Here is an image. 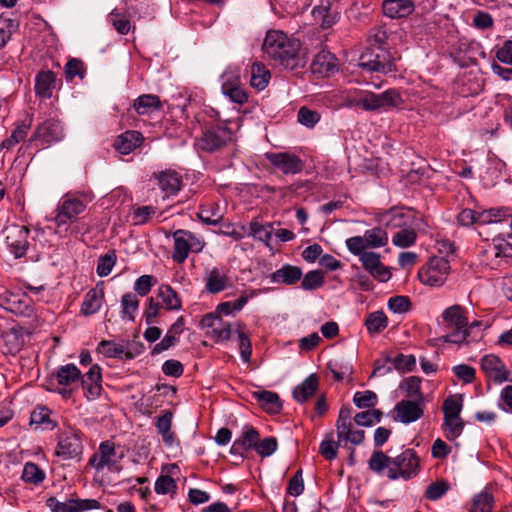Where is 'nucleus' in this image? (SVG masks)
Here are the masks:
<instances>
[{"instance_id": "obj_1", "label": "nucleus", "mask_w": 512, "mask_h": 512, "mask_svg": "<svg viewBox=\"0 0 512 512\" xmlns=\"http://www.w3.org/2000/svg\"><path fill=\"white\" fill-rule=\"evenodd\" d=\"M299 40L281 30H269L262 44L263 53L281 65L293 69L298 65Z\"/></svg>"}, {"instance_id": "obj_2", "label": "nucleus", "mask_w": 512, "mask_h": 512, "mask_svg": "<svg viewBox=\"0 0 512 512\" xmlns=\"http://www.w3.org/2000/svg\"><path fill=\"white\" fill-rule=\"evenodd\" d=\"M402 102L400 93L395 89H388L380 94L359 90L354 94H348L345 98L347 107H361L368 112L389 110L400 106Z\"/></svg>"}, {"instance_id": "obj_3", "label": "nucleus", "mask_w": 512, "mask_h": 512, "mask_svg": "<svg viewBox=\"0 0 512 512\" xmlns=\"http://www.w3.org/2000/svg\"><path fill=\"white\" fill-rule=\"evenodd\" d=\"M89 201L85 194H65L54 211L52 220L55 225L60 228L76 222L78 216L86 210Z\"/></svg>"}, {"instance_id": "obj_4", "label": "nucleus", "mask_w": 512, "mask_h": 512, "mask_svg": "<svg viewBox=\"0 0 512 512\" xmlns=\"http://www.w3.org/2000/svg\"><path fill=\"white\" fill-rule=\"evenodd\" d=\"M233 142L232 131L226 126L204 127L201 136L196 138L195 146L206 153L222 152Z\"/></svg>"}, {"instance_id": "obj_5", "label": "nucleus", "mask_w": 512, "mask_h": 512, "mask_svg": "<svg viewBox=\"0 0 512 512\" xmlns=\"http://www.w3.org/2000/svg\"><path fill=\"white\" fill-rule=\"evenodd\" d=\"M359 67L384 74L396 70L394 58L387 48L367 47L360 56Z\"/></svg>"}, {"instance_id": "obj_6", "label": "nucleus", "mask_w": 512, "mask_h": 512, "mask_svg": "<svg viewBox=\"0 0 512 512\" xmlns=\"http://www.w3.org/2000/svg\"><path fill=\"white\" fill-rule=\"evenodd\" d=\"M83 453L82 433L76 429H66L57 435L55 455L62 460L81 459Z\"/></svg>"}, {"instance_id": "obj_7", "label": "nucleus", "mask_w": 512, "mask_h": 512, "mask_svg": "<svg viewBox=\"0 0 512 512\" xmlns=\"http://www.w3.org/2000/svg\"><path fill=\"white\" fill-rule=\"evenodd\" d=\"M174 251L172 259L178 264L186 261L190 252L199 253L203 250L205 243L194 233L179 229L173 233Z\"/></svg>"}, {"instance_id": "obj_8", "label": "nucleus", "mask_w": 512, "mask_h": 512, "mask_svg": "<svg viewBox=\"0 0 512 512\" xmlns=\"http://www.w3.org/2000/svg\"><path fill=\"white\" fill-rule=\"evenodd\" d=\"M388 243V234L381 227L366 230L363 236H353L346 240V247L352 254H361L368 248H380Z\"/></svg>"}, {"instance_id": "obj_9", "label": "nucleus", "mask_w": 512, "mask_h": 512, "mask_svg": "<svg viewBox=\"0 0 512 512\" xmlns=\"http://www.w3.org/2000/svg\"><path fill=\"white\" fill-rule=\"evenodd\" d=\"M352 408L349 405H343L340 408L338 419L336 421L337 439L339 443L346 445L348 442L353 445H360L365 438L364 430L353 429Z\"/></svg>"}, {"instance_id": "obj_10", "label": "nucleus", "mask_w": 512, "mask_h": 512, "mask_svg": "<svg viewBox=\"0 0 512 512\" xmlns=\"http://www.w3.org/2000/svg\"><path fill=\"white\" fill-rule=\"evenodd\" d=\"M64 137V127L61 121L57 118H49L37 125L30 138V142H36L37 145L49 147L62 141Z\"/></svg>"}, {"instance_id": "obj_11", "label": "nucleus", "mask_w": 512, "mask_h": 512, "mask_svg": "<svg viewBox=\"0 0 512 512\" xmlns=\"http://www.w3.org/2000/svg\"><path fill=\"white\" fill-rule=\"evenodd\" d=\"M450 270L449 261L444 257L434 256L423 266L418 277L421 283L428 286H441Z\"/></svg>"}, {"instance_id": "obj_12", "label": "nucleus", "mask_w": 512, "mask_h": 512, "mask_svg": "<svg viewBox=\"0 0 512 512\" xmlns=\"http://www.w3.org/2000/svg\"><path fill=\"white\" fill-rule=\"evenodd\" d=\"M419 470V458L412 449H406L397 457L393 458V468H389L387 476L391 480L402 477L409 479L415 476Z\"/></svg>"}, {"instance_id": "obj_13", "label": "nucleus", "mask_w": 512, "mask_h": 512, "mask_svg": "<svg viewBox=\"0 0 512 512\" xmlns=\"http://www.w3.org/2000/svg\"><path fill=\"white\" fill-rule=\"evenodd\" d=\"M0 306L18 316L34 315L32 299L26 293L6 291L0 295Z\"/></svg>"}, {"instance_id": "obj_14", "label": "nucleus", "mask_w": 512, "mask_h": 512, "mask_svg": "<svg viewBox=\"0 0 512 512\" xmlns=\"http://www.w3.org/2000/svg\"><path fill=\"white\" fill-rule=\"evenodd\" d=\"M221 89L224 95L231 101L243 104L247 101V93L241 86L240 69L237 67H228L221 75Z\"/></svg>"}, {"instance_id": "obj_15", "label": "nucleus", "mask_w": 512, "mask_h": 512, "mask_svg": "<svg viewBox=\"0 0 512 512\" xmlns=\"http://www.w3.org/2000/svg\"><path fill=\"white\" fill-rule=\"evenodd\" d=\"M5 233L7 247L15 258L25 256L29 247V228L21 225H11L5 228Z\"/></svg>"}, {"instance_id": "obj_16", "label": "nucleus", "mask_w": 512, "mask_h": 512, "mask_svg": "<svg viewBox=\"0 0 512 512\" xmlns=\"http://www.w3.org/2000/svg\"><path fill=\"white\" fill-rule=\"evenodd\" d=\"M200 326L202 329H207V335L216 342L229 340L232 337L231 324L223 322L221 315L215 312L203 316Z\"/></svg>"}, {"instance_id": "obj_17", "label": "nucleus", "mask_w": 512, "mask_h": 512, "mask_svg": "<svg viewBox=\"0 0 512 512\" xmlns=\"http://www.w3.org/2000/svg\"><path fill=\"white\" fill-rule=\"evenodd\" d=\"M80 384L83 389V395L88 401L96 400L101 396L102 387V368L98 364H93L88 372L81 374Z\"/></svg>"}, {"instance_id": "obj_18", "label": "nucleus", "mask_w": 512, "mask_h": 512, "mask_svg": "<svg viewBox=\"0 0 512 512\" xmlns=\"http://www.w3.org/2000/svg\"><path fill=\"white\" fill-rule=\"evenodd\" d=\"M395 412V420L404 424L415 422L424 415V401L403 399L396 404Z\"/></svg>"}, {"instance_id": "obj_19", "label": "nucleus", "mask_w": 512, "mask_h": 512, "mask_svg": "<svg viewBox=\"0 0 512 512\" xmlns=\"http://www.w3.org/2000/svg\"><path fill=\"white\" fill-rule=\"evenodd\" d=\"M29 334L23 327H12L2 333L0 348L6 355H16L24 346V335Z\"/></svg>"}, {"instance_id": "obj_20", "label": "nucleus", "mask_w": 512, "mask_h": 512, "mask_svg": "<svg viewBox=\"0 0 512 512\" xmlns=\"http://www.w3.org/2000/svg\"><path fill=\"white\" fill-rule=\"evenodd\" d=\"M354 255L359 257L365 270H367L374 278L382 282L390 279L391 273L380 261V254L363 250L361 254Z\"/></svg>"}, {"instance_id": "obj_21", "label": "nucleus", "mask_w": 512, "mask_h": 512, "mask_svg": "<svg viewBox=\"0 0 512 512\" xmlns=\"http://www.w3.org/2000/svg\"><path fill=\"white\" fill-rule=\"evenodd\" d=\"M481 369L488 378L496 383H502L509 379V371L502 360L496 355H485L481 359Z\"/></svg>"}, {"instance_id": "obj_22", "label": "nucleus", "mask_w": 512, "mask_h": 512, "mask_svg": "<svg viewBox=\"0 0 512 512\" xmlns=\"http://www.w3.org/2000/svg\"><path fill=\"white\" fill-rule=\"evenodd\" d=\"M116 455L115 444L112 441L106 440L100 443L98 452L94 453L89 459V465L94 467L97 471H101L104 467L112 469L117 463L113 460Z\"/></svg>"}, {"instance_id": "obj_23", "label": "nucleus", "mask_w": 512, "mask_h": 512, "mask_svg": "<svg viewBox=\"0 0 512 512\" xmlns=\"http://www.w3.org/2000/svg\"><path fill=\"white\" fill-rule=\"evenodd\" d=\"M97 351L108 358L125 360H132L139 355V351L132 352L129 349V342L123 344L112 340H102L97 346Z\"/></svg>"}, {"instance_id": "obj_24", "label": "nucleus", "mask_w": 512, "mask_h": 512, "mask_svg": "<svg viewBox=\"0 0 512 512\" xmlns=\"http://www.w3.org/2000/svg\"><path fill=\"white\" fill-rule=\"evenodd\" d=\"M152 177L167 197L176 195L182 187V176L174 170L154 173Z\"/></svg>"}, {"instance_id": "obj_25", "label": "nucleus", "mask_w": 512, "mask_h": 512, "mask_svg": "<svg viewBox=\"0 0 512 512\" xmlns=\"http://www.w3.org/2000/svg\"><path fill=\"white\" fill-rule=\"evenodd\" d=\"M105 301L104 288L96 285L86 292L81 304L80 312L88 317L96 314L101 309Z\"/></svg>"}, {"instance_id": "obj_26", "label": "nucleus", "mask_w": 512, "mask_h": 512, "mask_svg": "<svg viewBox=\"0 0 512 512\" xmlns=\"http://www.w3.org/2000/svg\"><path fill=\"white\" fill-rule=\"evenodd\" d=\"M270 162L285 174H296L303 169L302 160L289 153H274L268 155Z\"/></svg>"}, {"instance_id": "obj_27", "label": "nucleus", "mask_w": 512, "mask_h": 512, "mask_svg": "<svg viewBox=\"0 0 512 512\" xmlns=\"http://www.w3.org/2000/svg\"><path fill=\"white\" fill-rule=\"evenodd\" d=\"M144 141L142 133L135 130H129L119 135L114 143L113 147L120 154L127 155L140 147Z\"/></svg>"}, {"instance_id": "obj_28", "label": "nucleus", "mask_w": 512, "mask_h": 512, "mask_svg": "<svg viewBox=\"0 0 512 512\" xmlns=\"http://www.w3.org/2000/svg\"><path fill=\"white\" fill-rule=\"evenodd\" d=\"M230 284L227 273L218 267L209 270L205 278V289L210 294H218L226 290Z\"/></svg>"}, {"instance_id": "obj_29", "label": "nucleus", "mask_w": 512, "mask_h": 512, "mask_svg": "<svg viewBox=\"0 0 512 512\" xmlns=\"http://www.w3.org/2000/svg\"><path fill=\"white\" fill-rule=\"evenodd\" d=\"M184 324L185 319L183 316L177 318L168 329L164 338L153 347L151 355L160 354L173 346L177 342L179 335L183 332Z\"/></svg>"}, {"instance_id": "obj_30", "label": "nucleus", "mask_w": 512, "mask_h": 512, "mask_svg": "<svg viewBox=\"0 0 512 512\" xmlns=\"http://www.w3.org/2000/svg\"><path fill=\"white\" fill-rule=\"evenodd\" d=\"M252 449H256V429L245 426L242 435L234 441L231 453L246 456Z\"/></svg>"}, {"instance_id": "obj_31", "label": "nucleus", "mask_w": 512, "mask_h": 512, "mask_svg": "<svg viewBox=\"0 0 512 512\" xmlns=\"http://www.w3.org/2000/svg\"><path fill=\"white\" fill-rule=\"evenodd\" d=\"M33 123V119L31 116L27 115L22 121L17 122L15 129L12 131L10 137L6 138L1 144H0V152L3 149H12L15 145L23 141L31 126Z\"/></svg>"}, {"instance_id": "obj_32", "label": "nucleus", "mask_w": 512, "mask_h": 512, "mask_svg": "<svg viewBox=\"0 0 512 512\" xmlns=\"http://www.w3.org/2000/svg\"><path fill=\"white\" fill-rule=\"evenodd\" d=\"M56 86V75L53 71H40L35 77V93L41 98L48 99Z\"/></svg>"}, {"instance_id": "obj_33", "label": "nucleus", "mask_w": 512, "mask_h": 512, "mask_svg": "<svg viewBox=\"0 0 512 512\" xmlns=\"http://www.w3.org/2000/svg\"><path fill=\"white\" fill-rule=\"evenodd\" d=\"M258 407L270 415H277L282 411L283 402L276 392L262 389L258 390Z\"/></svg>"}, {"instance_id": "obj_34", "label": "nucleus", "mask_w": 512, "mask_h": 512, "mask_svg": "<svg viewBox=\"0 0 512 512\" xmlns=\"http://www.w3.org/2000/svg\"><path fill=\"white\" fill-rule=\"evenodd\" d=\"M383 12L390 18H403L414 10L411 0H385L382 5Z\"/></svg>"}, {"instance_id": "obj_35", "label": "nucleus", "mask_w": 512, "mask_h": 512, "mask_svg": "<svg viewBox=\"0 0 512 512\" xmlns=\"http://www.w3.org/2000/svg\"><path fill=\"white\" fill-rule=\"evenodd\" d=\"M336 69V58L329 51H320L311 63V70L314 74L328 76Z\"/></svg>"}, {"instance_id": "obj_36", "label": "nucleus", "mask_w": 512, "mask_h": 512, "mask_svg": "<svg viewBox=\"0 0 512 512\" xmlns=\"http://www.w3.org/2000/svg\"><path fill=\"white\" fill-rule=\"evenodd\" d=\"M318 386L317 375L310 374L301 384L293 389L292 395L294 400L301 404L306 402L316 393Z\"/></svg>"}, {"instance_id": "obj_37", "label": "nucleus", "mask_w": 512, "mask_h": 512, "mask_svg": "<svg viewBox=\"0 0 512 512\" xmlns=\"http://www.w3.org/2000/svg\"><path fill=\"white\" fill-rule=\"evenodd\" d=\"M172 419V411L165 410L157 417L155 422L157 432L162 436V440L167 446L173 445L176 440L175 433L171 431Z\"/></svg>"}, {"instance_id": "obj_38", "label": "nucleus", "mask_w": 512, "mask_h": 512, "mask_svg": "<svg viewBox=\"0 0 512 512\" xmlns=\"http://www.w3.org/2000/svg\"><path fill=\"white\" fill-rule=\"evenodd\" d=\"M301 277V268L286 264L281 269L271 274V281L273 283L294 285L301 279Z\"/></svg>"}, {"instance_id": "obj_39", "label": "nucleus", "mask_w": 512, "mask_h": 512, "mask_svg": "<svg viewBox=\"0 0 512 512\" xmlns=\"http://www.w3.org/2000/svg\"><path fill=\"white\" fill-rule=\"evenodd\" d=\"M312 13L314 18L321 22L323 29L331 28L339 20V12L333 9L329 2L316 6Z\"/></svg>"}, {"instance_id": "obj_40", "label": "nucleus", "mask_w": 512, "mask_h": 512, "mask_svg": "<svg viewBox=\"0 0 512 512\" xmlns=\"http://www.w3.org/2000/svg\"><path fill=\"white\" fill-rule=\"evenodd\" d=\"M157 296L161 299L162 305L167 311L180 310L182 308L180 296L169 284H161L158 287Z\"/></svg>"}, {"instance_id": "obj_41", "label": "nucleus", "mask_w": 512, "mask_h": 512, "mask_svg": "<svg viewBox=\"0 0 512 512\" xmlns=\"http://www.w3.org/2000/svg\"><path fill=\"white\" fill-rule=\"evenodd\" d=\"M133 108L139 115H148L162 108L160 98L154 94H143L133 102Z\"/></svg>"}, {"instance_id": "obj_42", "label": "nucleus", "mask_w": 512, "mask_h": 512, "mask_svg": "<svg viewBox=\"0 0 512 512\" xmlns=\"http://www.w3.org/2000/svg\"><path fill=\"white\" fill-rule=\"evenodd\" d=\"M442 318L448 328H466L468 326L464 308L460 305H453L445 309Z\"/></svg>"}, {"instance_id": "obj_43", "label": "nucleus", "mask_w": 512, "mask_h": 512, "mask_svg": "<svg viewBox=\"0 0 512 512\" xmlns=\"http://www.w3.org/2000/svg\"><path fill=\"white\" fill-rule=\"evenodd\" d=\"M54 375L58 385L71 386L73 384L79 383L81 378V371L75 364L69 363L60 366Z\"/></svg>"}, {"instance_id": "obj_44", "label": "nucleus", "mask_w": 512, "mask_h": 512, "mask_svg": "<svg viewBox=\"0 0 512 512\" xmlns=\"http://www.w3.org/2000/svg\"><path fill=\"white\" fill-rule=\"evenodd\" d=\"M197 216L207 225H216L223 217L219 205L215 202L201 204Z\"/></svg>"}, {"instance_id": "obj_45", "label": "nucleus", "mask_w": 512, "mask_h": 512, "mask_svg": "<svg viewBox=\"0 0 512 512\" xmlns=\"http://www.w3.org/2000/svg\"><path fill=\"white\" fill-rule=\"evenodd\" d=\"M140 301L136 294L127 292L121 297V317L129 321L135 320V314L139 309Z\"/></svg>"}, {"instance_id": "obj_46", "label": "nucleus", "mask_w": 512, "mask_h": 512, "mask_svg": "<svg viewBox=\"0 0 512 512\" xmlns=\"http://www.w3.org/2000/svg\"><path fill=\"white\" fill-rule=\"evenodd\" d=\"M45 477V471L38 464L34 462L25 463L21 476L25 483L37 486L45 480Z\"/></svg>"}, {"instance_id": "obj_47", "label": "nucleus", "mask_w": 512, "mask_h": 512, "mask_svg": "<svg viewBox=\"0 0 512 512\" xmlns=\"http://www.w3.org/2000/svg\"><path fill=\"white\" fill-rule=\"evenodd\" d=\"M52 411L46 406H37L30 415L31 425H43L44 429L53 430L57 423L50 418Z\"/></svg>"}, {"instance_id": "obj_48", "label": "nucleus", "mask_w": 512, "mask_h": 512, "mask_svg": "<svg viewBox=\"0 0 512 512\" xmlns=\"http://www.w3.org/2000/svg\"><path fill=\"white\" fill-rule=\"evenodd\" d=\"M400 388L405 390L406 397L411 400L424 401L423 393L421 392V378L418 376H410L406 378L401 384Z\"/></svg>"}, {"instance_id": "obj_49", "label": "nucleus", "mask_w": 512, "mask_h": 512, "mask_svg": "<svg viewBox=\"0 0 512 512\" xmlns=\"http://www.w3.org/2000/svg\"><path fill=\"white\" fill-rule=\"evenodd\" d=\"M235 333L239 344L241 358L244 362H249L252 356V344L245 331V327L241 324H237Z\"/></svg>"}, {"instance_id": "obj_50", "label": "nucleus", "mask_w": 512, "mask_h": 512, "mask_svg": "<svg viewBox=\"0 0 512 512\" xmlns=\"http://www.w3.org/2000/svg\"><path fill=\"white\" fill-rule=\"evenodd\" d=\"M387 325L388 319L383 311L369 313L365 319V326L369 333H380Z\"/></svg>"}, {"instance_id": "obj_51", "label": "nucleus", "mask_w": 512, "mask_h": 512, "mask_svg": "<svg viewBox=\"0 0 512 512\" xmlns=\"http://www.w3.org/2000/svg\"><path fill=\"white\" fill-rule=\"evenodd\" d=\"M387 362L393 364L394 368L402 373L411 372L416 367V358L414 355L397 354L395 357H387Z\"/></svg>"}, {"instance_id": "obj_52", "label": "nucleus", "mask_w": 512, "mask_h": 512, "mask_svg": "<svg viewBox=\"0 0 512 512\" xmlns=\"http://www.w3.org/2000/svg\"><path fill=\"white\" fill-rule=\"evenodd\" d=\"M393 459L384 452L374 451L369 459V468L375 473H382L385 468H393Z\"/></svg>"}, {"instance_id": "obj_53", "label": "nucleus", "mask_w": 512, "mask_h": 512, "mask_svg": "<svg viewBox=\"0 0 512 512\" xmlns=\"http://www.w3.org/2000/svg\"><path fill=\"white\" fill-rule=\"evenodd\" d=\"M64 72L66 81L72 82L76 76L83 79L86 74V68L82 60L71 58L65 64Z\"/></svg>"}, {"instance_id": "obj_54", "label": "nucleus", "mask_w": 512, "mask_h": 512, "mask_svg": "<svg viewBox=\"0 0 512 512\" xmlns=\"http://www.w3.org/2000/svg\"><path fill=\"white\" fill-rule=\"evenodd\" d=\"M507 214V210L503 208H491L478 212V224L485 225L490 223L501 222Z\"/></svg>"}, {"instance_id": "obj_55", "label": "nucleus", "mask_w": 512, "mask_h": 512, "mask_svg": "<svg viewBox=\"0 0 512 512\" xmlns=\"http://www.w3.org/2000/svg\"><path fill=\"white\" fill-rule=\"evenodd\" d=\"M117 260L115 250H109L105 255L99 257L96 272L100 277L108 276Z\"/></svg>"}, {"instance_id": "obj_56", "label": "nucleus", "mask_w": 512, "mask_h": 512, "mask_svg": "<svg viewBox=\"0 0 512 512\" xmlns=\"http://www.w3.org/2000/svg\"><path fill=\"white\" fill-rule=\"evenodd\" d=\"M248 301V296L242 295L234 301H226L218 304L215 313L219 315H231L240 311Z\"/></svg>"}, {"instance_id": "obj_57", "label": "nucleus", "mask_w": 512, "mask_h": 512, "mask_svg": "<svg viewBox=\"0 0 512 512\" xmlns=\"http://www.w3.org/2000/svg\"><path fill=\"white\" fill-rule=\"evenodd\" d=\"M327 368L333 374L335 381H342L345 376L352 375L353 366L349 362L331 360L327 364Z\"/></svg>"}, {"instance_id": "obj_58", "label": "nucleus", "mask_w": 512, "mask_h": 512, "mask_svg": "<svg viewBox=\"0 0 512 512\" xmlns=\"http://www.w3.org/2000/svg\"><path fill=\"white\" fill-rule=\"evenodd\" d=\"M177 483L169 475H160L155 482L154 490L159 495L176 494Z\"/></svg>"}, {"instance_id": "obj_59", "label": "nucleus", "mask_w": 512, "mask_h": 512, "mask_svg": "<svg viewBox=\"0 0 512 512\" xmlns=\"http://www.w3.org/2000/svg\"><path fill=\"white\" fill-rule=\"evenodd\" d=\"M382 412L378 409H371L357 413L353 420L359 426H372L381 421Z\"/></svg>"}, {"instance_id": "obj_60", "label": "nucleus", "mask_w": 512, "mask_h": 512, "mask_svg": "<svg viewBox=\"0 0 512 512\" xmlns=\"http://www.w3.org/2000/svg\"><path fill=\"white\" fill-rule=\"evenodd\" d=\"M417 234L413 229H401L392 238V243L400 248H407L415 244Z\"/></svg>"}, {"instance_id": "obj_61", "label": "nucleus", "mask_w": 512, "mask_h": 512, "mask_svg": "<svg viewBox=\"0 0 512 512\" xmlns=\"http://www.w3.org/2000/svg\"><path fill=\"white\" fill-rule=\"evenodd\" d=\"M157 278L153 275H142L136 279L134 283V291L136 295L144 297L148 295L154 285L157 284Z\"/></svg>"}, {"instance_id": "obj_62", "label": "nucleus", "mask_w": 512, "mask_h": 512, "mask_svg": "<svg viewBox=\"0 0 512 512\" xmlns=\"http://www.w3.org/2000/svg\"><path fill=\"white\" fill-rule=\"evenodd\" d=\"M353 402L360 409L374 408L377 404V395L371 390L356 392L353 396Z\"/></svg>"}, {"instance_id": "obj_63", "label": "nucleus", "mask_w": 512, "mask_h": 512, "mask_svg": "<svg viewBox=\"0 0 512 512\" xmlns=\"http://www.w3.org/2000/svg\"><path fill=\"white\" fill-rule=\"evenodd\" d=\"M443 426L446 431V437L449 440H454L461 435L463 428H464V422L461 419V417H458L455 419L444 417Z\"/></svg>"}, {"instance_id": "obj_64", "label": "nucleus", "mask_w": 512, "mask_h": 512, "mask_svg": "<svg viewBox=\"0 0 512 512\" xmlns=\"http://www.w3.org/2000/svg\"><path fill=\"white\" fill-rule=\"evenodd\" d=\"M493 496L487 492H481L473 499V512H492Z\"/></svg>"}]
</instances>
